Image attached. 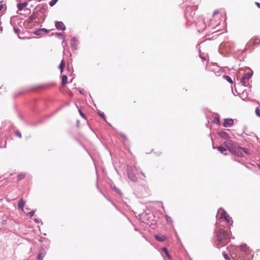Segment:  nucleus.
Returning <instances> with one entry per match:
<instances>
[{"mask_svg":"<svg viewBox=\"0 0 260 260\" xmlns=\"http://www.w3.org/2000/svg\"><path fill=\"white\" fill-rule=\"evenodd\" d=\"M218 135L223 139L227 140L229 139V136L226 132L224 131H218L217 132Z\"/></svg>","mask_w":260,"mask_h":260,"instance_id":"nucleus-7","label":"nucleus"},{"mask_svg":"<svg viewBox=\"0 0 260 260\" xmlns=\"http://www.w3.org/2000/svg\"><path fill=\"white\" fill-rule=\"evenodd\" d=\"M249 79L245 76H243L241 80V82L243 85L246 86V84L248 83Z\"/></svg>","mask_w":260,"mask_h":260,"instance_id":"nucleus-13","label":"nucleus"},{"mask_svg":"<svg viewBox=\"0 0 260 260\" xmlns=\"http://www.w3.org/2000/svg\"><path fill=\"white\" fill-rule=\"evenodd\" d=\"M2 27H1V28L0 27V30H1V31H2Z\"/></svg>","mask_w":260,"mask_h":260,"instance_id":"nucleus-45","label":"nucleus"},{"mask_svg":"<svg viewBox=\"0 0 260 260\" xmlns=\"http://www.w3.org/2000/svg\"><path fill=\"white\" fill-rule=\"evenodd\" d=\"M68 77L64 75L61 77L62 85L65 86L67 83Z\"/></svg>","mask_w":260,"mask_h":260,"instance_id":"nucleus-15","label":"nucleus"},{"mask_svg":"<svg viewBox=\"0 0 260 260\" xmlns=\"http://www.w3.org/2000/svg\"><path fill=\"white\" fill-rule=\"evenodd\" d=\"M213 122H214V123L217 124H220V120H219V117H216L214 118V120H213Z\"/></svg>","mask_w":260,"mask_h":260,"instance_id":"nucleus-24","label":"nucleus"},{"mask_svg":"<svg viewBox=\"0 0 260 260\" xmlns=\"http://www.w3.org/2000/svg\"><path fill=\"white\" fill-rule=\"evenodd\" d=\"M165 254H166V255H167L169 258H170V255H169V254L168 251H167V253H166Z\"/></svg>","mask_w":260,"mask_h":260,"instance_id":"nucleus-41","label":"nucleus"},{"mask_svg":"<svg viewBox=\"0 0 260 260\" xmlns=\"http://www.w3.org/2000/svg\"><path fill=\"white\" fill-rule=\"evenodd\" d=\"M98 114H99V116H100L101 117H103L104 119L105 118V114H104V112L99 111L98 112Z\"/></svg>","mask_w":260,"mask_h":260,"instance_id":"nucleus-29","label":"nucleus"},{"mask_svg":"<svg viewBox=\"0 0 260 260\" xmlns=\"http://www.w3.org/2000/svg\"><path fill=\"white\" fill-rule=\"evenodd\" d=\"M45 254L46 252L44 251L40 252L38 255L37 260H43Z\"/></svg>","mask_w":260,"mask_h":260,"instance_id":"nucleus-14","label":"nucleus"},{"mask_svg":"<svg viewBox=\"0 0 260 260\" xmlns=\"http://www.w3.org/2000/svg\"><path fill=\"white\" fill-rule=\"evenodd\" d=\"M41 31L46 33H48L49 32V30L46 29V28H41Z\"/></svg>","mask_w":260,"mask_h":260,"instance_id":"nucleus-35","label":"nucleus"},{"mask_svg":"<svg viewBox=\"0 0 260 260\" xmlns=\"http://www.w3.org/2000/svg\"><path fill=\"white\" fill-rule=\"evenodd\" d=\"M141 174L143 176L144 178H145V176L144 174L143 173H141Z\"/></svg>","mask_w":260,"mask_h":260,"instance_id":"nucleus-43","label":"nucleus"},{"mask_svg":"<svg viewBox=\"0 0 260 260\" xmlns=\"http://www.w3.org/2000/svg\"><path fill=\"white\" fill-rule=\"evenodd\" d=\"M252 75V73H247L246 74H245V76L249 80V79L251 77Z\"/></svg>","mask_w":260,"mask_h":260,"instance_id":"nucleus-27","label":"nucleus"},{"mask_svg":"<svg viewBox=\"0 0 260 260\" xmlns=\"http://www.w3.org/2000/svg\"><path fill=\"white\" fill-rule=\"evenodd\" d=\"M218 217L219 219L223 220V221L226 222L227 223H230L231 218L229 217V216L227 214L226 212L222 208H220L218 210L217 217Z\"/></svg>","mask_w":260,"mask_h":260,"instance_id":"nucleus-2","label":"nucleus"},{"mask_svg":"<svg viewBox=\"0 0 260 260\" xmlns=\"http://www.w3.org/2000/svg\"><path fill=\"white\" fill-rule=\"evenodd\" d=\"M228 248L229 249V252L232 256L234 253V251L236 250V247L235 246H231L230 248L228 247Z\"/></svg>","mask_w":260,"mask_h":260,"instance_id":"nucleus-17","label":"nucleus"},{"mask_svg":"<svg viewBox=\"0 0 260 260\" xmlns=\"http://www.w3.org/2000/svg\"><path fill=\"white\" fill-rule=\"evenodd\" d=\"M219 13V11L218 10H215L213 12V15L214 16L216 14H217L218 13Z\"/></svg>","mask_w":260,"mask_h":260,"instance_id":"nucleus-37","label":"nucleus"},{"mask_svg":"<svg viewBox=\"0 0 260 260\" xmlns=\"http://www.w3.org/2000/svg\"><path fill=\"white\" fill-rule=\"evenodd\" d=\"M223 78L228 81L229 82L232 83L233 82L231 78L227 75H224L223 76Z\"/></svg>","mask_w":260,"mask_h":260,"instance_id":"nucleus-20","label":"nucleus"},{"mask_svg":"<svg viewBox=\"0 0 260 260\" xmlns=\"http://www.w3.org/2000/svg\"><path fill=\"white\" fill-rule=\"evenodd\" d=\"M35 214V211H32L28 213V216H29L30 218H31Z\"/></svg>","mask_w":260,"mask_h":260,"instance_id":"nucleus-28","label":"nucleus"},{"mask_svg":"<svg viewBox=\"0 0 260 260\" xmlns=\"http://www.w3.org/2000/svg\"><path fill=\"white\" fill-rule=\"evenodd\" d=\"M25 204V202L22 199H21L18 202V207L19 209H20L22 210H23V207H24V206Z\"/></svg>","mask_w":260,"mask_h":260,"instance_id":"nucleus-10","label":"nucleus"},{"mask_svg":"<svg viewBox=\"0 0 260 260\" xmlns=\"http://www.w3.org/2000/svg\"><path fill=\"white\" fill-rule=\"evenodd\" d=\"M216 237L217 239L216 245L218 248L223 246L230 241L228 232L222 229L219 230L216 234Z\"/></svg>","mask_w":260,"mask_h":260,"instance_id":"nucleus-1","label":"nucleus"},{"mask_svg":"<svg viewBox=\"0 0 260 260\" xmlns=\"http://www.w3.org/2000/svg\"><path fill=\"white\" fill-rule=\"evenodd\" d=\"M64 67V64L63 63V60H62L59 66V69L60 70L61 73L63 72V69Z\"/></svg>","mask_w":260,"mask_h":260,"instance_id":"nucleus-22","label":"nucleus"},{"mask_svg":"<svg viewBox=\"0 0 260 260\" xmlns=\"http://www.w3.org/2000/svg\"><path fill=\"white\" fill-rule=\"evenodd\" d=\"M127 175L129 179L131 181L133 182H136L137 181V177L129 169H127Z\"/></svg>","mask_w":260,"mask_h":260,"instance_id":"nucleus-6","label":"nucleus"},{"mask_svg":"<svg viewBox=\"0 0 260 260\" xmlns=\"http://www.w3.org/2000/svg\"><path fill=\"white\" fill-rule=\"evenodd\" d=\"M15 135H16L17 136H18V137H20V138H21V133H20V132H19V131H16V132H15Z\"/></svg>","mask_w":260,"mask_h":260,"instance_id":"nucleus-34","label":"nucleus"},{"mask_svg":"<svg viewBox=\"0 0 260 260\" xmlns=\"http://www.w3.org/2000/svg\"><path fill=\"white\" fill-rule=\"evenodd\" d=\"M77 39L76 37H73L71 39V46L72 50H76L77 49Z\"/></svg>","mask_w":260,"mask_h":260,"instance_id":"nucleus-4","label":"nucleus"},{"mask_svg":"<svg viewBox=\"0 0 260 260\" xmlns=\"http://www.w3.org/2000/svg\"><path fill=\"white\" fill-rule=\"evenodd\" d=\"M162 249V251H163L165 253H167V251H168V249H167L166 248H165V247H164Z\"/></svg>","mask_w":260,"mask_h":260,"instance_id":"nucleus-38","label":"nucleus"},{"mask_svg":"<svg viewBox=\"0 0 260 260\" xmlns=\"http://www.w3.org/2000/svg\"><path fill=\"white\" fill-rule=\"evenodd\" d=\"M223 256L226 260H229L230 259V257L228 254L223 253Z\"/></svg>","mask_w":260,"mask_h":260,"instance_id":"nucleus-30","label":"nucleus"},{"mask_svg":"<svg viewBox=\"0 0 260 260\" xmlns=\"http://www.w3.org/2000/svg\"><path fill=\"white\" fill-rule=\"evenodd\" d=\"M55 27L58 30H64L66 29V26L61 21H56L55 23Z\"/></svg>","mask_w":260,"mask_h":260,"instance_id":"nucleus-5","label":"nucleus"},{"mask_svg":"<svg viewBox=\"0 0 260 260\" xmlns=\"http://www.w3.org/2000/svg\"><path fill=\"white\" fill-rule=\"evenodd\" d=\"M255 114L256 115L258 116V117H260V111H259V109L258 107H257L255 109Z\"/></svg>","mask_w":260,"mask_h":260,"instance_id":"nucleus-26","label":"nucleus"},{"mask_svg":"<svg viewBox=\"0 0 260 260\" xmlns=\"http://www.w3.org/2000/svg\"><path fill=\"white\" fill-rule=\"evenodd\" d=\"M115 190L116 191V192L118 193V194H119L120 195L122 194V193L119 189H118L117 188H115Z\"/></svg>","mask_w":260,"mask_h":260,"instance_id":"nucleus-32","label":"nucleus"},{"mask_svg":"<svg viewBox=\"0 0 260 260\" xmlns=\"http://www.w3.org/2000/svg\"><path fill=\"white\" fill-rule=\"evenodd\" d=\"M55 35L57 36V37H59L60 38L63 39V42H65V40H66L65 37L61 33L56 32V33H55Z\"/></svg>","mask_w":260,"mask_h":260,"instance_id":"nucleus-19","label":"nucleus"},{"mask_svg":"<svg viewBox=\"0 0 260 260\" xmlns=\"http://www.w3.org/2000/svg\"><path fill=\"white\" fill-rule=\"evenodd\" d=\"M27 6V3L26 2L22 3H18L17 4V8L19 11H21L23 10L24 8Z\"/></svg>","mask_w":260,"mask_h":260,"instance_id":"nucleus-9","label":"nucleus"},{"mask_svg":"<svg viewBox=\"0 0 260 260\" xmlns=\"http://www.w3.org/2000/svg\"><path fill=\"white\" fill-rule=\"evenodd\" d=\"M217 149L219 151H220L222 154L226 155V153L225 152H226L227 150L226 148L223 147V146H219L217 147Z\"/></svg>","mask_w":260,"mask_h":260,"instance_id":"nucleus-12","label":"nucleus"},{"mask_svg":"<svg viewBox=\"0 0 260 260\" xmlns=\"http://www.w3.org/2000/svg\"><path fill=\"white\" fill-rule=\"evenodd\" d=\"M260 43V39L258 38H255V39L252 41V43L254 45L258 44Z\"/></svg>","mask_w":260,"mask_h":260,"instance_id":"nucleus-21","label":"nucleus"},{"mask_svg":"<svg viewBox=\"0 0 260 260\" xmlns=\"http://www.w3.org/2000/svg\"><path fill=\"white\" fill-rule=\"evenodd\" d=\"M79 113H80V115H81L83 118H86V117H85V114H84L83 113H82V112H81V111L80 110H79Z\"/></svg>","mask_w":260,"mask_h":260,"instance_id":"nucleus-33","label":"nucleus"},{"mask_svg":"<svg viewBox=\"0 0 260 260\" xmlns=\"http://www.w3.org/2000/svg\"><path fill=\"white\" fill-rule=\"evenodd\" d=\"M166 219L167 220V221H168V222L171 221V218L170 217H169V216L167 215L166 216Z\"/></svg>","mask_w":260,"mask_h":260,"instance_id":"nucleus-36","label":"nucleus"},{"mask_svg":"<svg viewBox=\"0 0 260 260\" xmlns=\"http://www.w3.org/2000/svg\"><path fill=\"white\" fill-rule=\"evenodd\" d=\"M35 221L36 223H39L40 219L38 218H35Z\"/></svg>","mask_w":260,"mask_h":260,"instance_id":"nucleus-39","label":"nucleus"},{"mask_svg":"<svg viewBox=\"0 0 260 260\" xmlns=\"http://www.w3.org/2000/svg\"><path fill=\"white\" fill-rule=\"evenodd\" d=\"M255 5L257 6L258 8L260 9V3H258V2H255Z\"/></svg>","mask_w":260,"mask_h":260,"instance_id":"nucleus-40","label":"nucleus"},{"mask_svg":"<svg viewBox=\"0 0 260 260\" xmlns=\"http://www.w3.org/2000/svg\"><path fill=\"white\" fill-rule=\"evenodd\" d=\"M58 1V0H51L50 2H49V5L51 6V7H52Z\"/></svg>","mask_w":260,"mask_h":260,"instance_id":"nucleus-25","label":"nucleus"},{"mask_svg":"<svg viewBox=\"0 0 260 260\" xmlns=\"http://www.w3.org/2000/svg\"><path fill=\"white\" fill-rule=\"evenodd\" d=\"M234 124V120L231 118L224 119L223 126L225 127H230Z\"/></svg>","mask_w":260,"mask_h":260,"instance_id":"nucleus-3","label":"nucleus"},{"mask_svg":"<svg viewBox=\"0 0 260 260\" xmlns=\"http://www.w3.org/2000/svg\"><path fill=\"white\" fill-rule=\"evenodd\" d=\"M29 18H30V20H32L33 19H34V17L33 16H30Z\"/></svg>","mask_w":260,"mask_h":260,"instance_id":"nucleus-42","label":"nucleus"},{"mask_svg":"<svg viewBox=\"0 0 260 260\" xmlns=\"http://www.w3.org/2000/svg\"><path fill=\"white\" fill-rule=\"evenodd\" d=\"M34 34L37 36H39L42 34V31H41V28L36 30Z\"/></svg>","mask_w":260,"mask_h":260,"instance_id":"nucleus-23","label":"nucleus"},{"mask_svg":"<svg viewBox=\"0 0 260 260\" xmlns=\"http://www.w3.org/2000/svg\"><path fill=\"white\" fill-rule=\"evenodd\" d=\"M237 155H240L242 154V152L243 151L245 153H247L246 151V149L245 148H242V147H238L237 148Z\"/></svg>","mask_w":260,"mask_h":260,"instance_id":"nucleus-16","label":"nucleus"},{"mask_svg":"<svg viewBox=\"0 0 260 260\" xmlns=\"http://www.w3.org/2000/svg\"><path fill=\"white\" fill-rule=\"evenodd\" d=\"M121 136H122V137H123V138H125L124 136V135H121Z\"/></svg>","mask_w":260,"mask_h":260,"instance_id":"nucleus-44","label":"nucleus"},{"mask_svg":"<svg viewBox=\"0 0 260 260\" xmlns=\"http://www.w3.org/2000/svg\"><path fill=\"white\" fill-rule=\"evenodd\" d=\"M155 238L156 240L159 242H163L166 239V237L164 235L159 236V235H155Z\"/></svg>","mask_w":260,"mask_h":260,"instance_id":"nucleus-11","label":"nucleus"},{"mask_svg":"<svg viewBox=\"0 0 260 260\" xmlns=\"http://www.w3.org/2000/svg\"><path fill=\"white\" fill-rule=\"evenodd\" d=\"M25 173H22L19 174L17 175V179H18V180H21L23 179L25 177Z\"/></svg>","mask_w":260,"mask_h":260,"instance_id":"nucleus-18","label":"nucleus"},{"mask_svg":"<svg viewBox=\"0 0 260 260\" xmlns=\"http://www.w3.org/2000/svg\"><path fill=\"white\" fill-rule=\"evenodd\" d=\"M13 30L16 34H18V32L20 31V29L19 28H16L15 27H14Z\"/></svg>","mask_w":260,"mask_h":260,"instance_id":"nucleus-31","label":"nucleus"},{"mask_svg":"<svg viewBox=\"0 0 260 260\" xmlns=\"http://www.w3.org/2000/svg\"><path fill=\"white\" fill-rule=\"evenodd\" d=\"M240 249L242 252H244L246 255L249 252V249L245 244L241 245L240 246Z\"/></svg>","mask_w":260,"mask_h":260,"instance_id":"nucleus-8","label":"nucleus"}]
</instances>
